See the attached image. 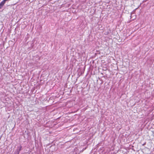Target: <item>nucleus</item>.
I'll return each instance as SVG.
<instances>
[{
	"instance_id": "obj_1",
	"label": "nucleus",
	"mask_w": 154,
	"mask_h": 154,
	"mask_svg": "<svg viewBox=\"0 0 154 154\" xmlns=\"http://www.w3.org/2000/svg\"><path fill=\"white\" fill-rule=\"evenodd\" d=\"M5 2H6L5 0H3L0 3V9H1L4 6Z\"/></svg>"
},
{
	"instance_id": "obj_2",
	"label": "nucleus",
	"mask_w": 154,
	"mask_h": 154,
	"mask_svg": "<svg viewBox=\"0 0 154 154\" xmlns=\"http://www.w3.org/2000/svg\"><path fill=\"white\" fill-rule=\"evenodd\" d=\"M21 148H22V147L21 146H20L19 147H18L17 149V154H19V153H20V151L21 150Z\"/></svg>"
},
{
	"instance_id": "obj_3",
	"label": "nucleus",
	"mask_w": 154,
	"mask_h": 154,
	"mask_svg": "<svg viewBox=\"0 0 154 154\" xmlns=\"http://www.w3.org/2000/svg\"><path fill=\"white\" fill-rule=\"evenodd\" d=\"M14 154H17V150H16V151H15V152H14Z\"/></svg>"
}]
</instances>
